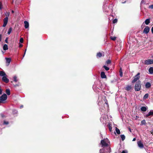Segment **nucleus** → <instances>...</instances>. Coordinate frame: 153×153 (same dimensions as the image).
Segmentation results:
<instances>
[{"mask_svg":"<svg viewBox=\"0 0 153 153\" xmlns=\"http://www.w3.org/2000/svg\"><path fill=\"white\" fill-rule=\"evenodd\" d=\"M101 102L102 103H104L103 104L104 105V107L100 108V111L101 112L100 114H101L102 116L100 118V120L101 121H102V122L104 123L105 122V118L107 117V116L105 115V110L107 109H108V105L107 103V100L105 99H104L103 101H102Z\"/></svg>","mask_w":153,"mask_h":153,"instance_id":"f257e3e1","label":"nucleus"},{"mask_svg":"<svg viewBox=\"0 0 153 153\" xmlns=\"http://www.w3.org/2000/svg\"><path fill=\"white\" fill-rule=\"evenodd\" d=\"M109 143V141L107 138L104 139L101 141L102 146L103 147L102 149H103V150H105V149L107 150L108 152H109V153L111 152V148L108 145Z\"/></svg>","mask_w":153,"mask_h":153,"instance_id":"f03ea898","label":"nucleus"},{"mask_svg":"<svg viewBox=\"0 0 153 153\" xmlns=\"http://www.w3.org/2000/svg\"><path fill=\"white\" fill-rule=\"evenodd\" d=\"M141 82L140 81H138L135 83L134 86V89L136 91H139L141 88Z\"/></svg>","mask_w":153,"mask_h":153,"instance_id":"7ed1b4c3","label":"nucleus"},{"mask_svg":"<svg viewBox=\"0 0 153 153\" xmlns=\"http://www.w3.org/2000/svg\"><path fill=\"white\" fill-rule=\"evenodd\" d=\"M7 98V95L4 94L0 97V103H1L4 101L6 100Z\"/></svg>","mask_w":153,"mask_h":153,"instance_id":"20e7f679","label":"nucleus"},{"mask_svg":"<svg viewBox=\"0 0 153 153\" xmlns=\"http://www.w3.org/2000/svg\"><path fill=\"white\" fill-rule=\"evenodd\" d=\"M140 73H138L134 77V79L132 81V83H134L137 80L139 79L140 78Z\"/></svg>","mask_w":153,"mask_h":153,"instance_id":"39448f33","label":"nucleus"},{"mask_svg":"<svg viewBox=\"0 0 153 153\" xmlns=\"http://www.w3.org/2000/svg\"><path fill=\"white\" fill-rule=\"evenodd\" d=\"M145 65H148L153 64V59H148L146 60L144 62Z\"/></svg>","mask_w":153,"mask_h":153,"instance_id":"423d86ee","label":"nucleus"},{"mask_svg":"<svg viewBox=\"0 0 153 153\" xmlns=\"http://www.w3.org/2000/svg\"><path fill=\"white\" fill-rule=\"evenodd\" d=\"M149 30H150V28H149V27L148 26H146L145 28L143 30V33H145V34H147L149 32Z\"/></svg>","mask_w":153,"mask_h":153,"instance_id":"0eeeda50","label":"nucleus"},{"mask_svg":"<svg viewBox=\"0 0 153 153\" xmlns=\"http://www.w3.org/2000/svg\"><path fill=\"white\" fill-rule=\"evenodd\" d=\"M153 115V110H151L148 114H146L144 116L146 117H148L149 116H152Z\"/></svg>","mask_w":153,"mask_h":153,"instance_id":"6e6552de","label":"nucleus"},{"mask_svg":"<svg viewBox=\"0 0 153 153\" xmlns=\"http://www.w3.org/2000/svg\"><path fill=\"white\" fill-rule=\"evenodd\" d=\"M5 59L6 60V63H7V65L8 66L9 65L11 61V58H8L6 57L5 58Z\"/></svg>","mask_w":153,"mask_h":153,"instance_id":"1a4fd4ad","label":"nucleus"},{"mask_svg":"<svg viewBox=\"0 0 153 153\" xmlns=\"http://www.w3.org/2000/svg\"><path fill=\"white\" fill-rule=\"evenodd\" d=\"M2 80L6 83H7L9 82V80L7 78V76H4L2 78Z\"/></svg>","mask_w":153,"mask_h":153,"instance_id":"9d476101","label":"nucleus"},{"mask_svg":"<svg viewBox=\"0 0 153 153\" xmlns=\"http://www.w3.org/2000/svg\"><path fill=\"white\" fill-rule=\"evenodd\" d=\"M137 144L138 146L141 148H142L144 147L143 144L140 141H138Z\"/></svg>","mask_w":153,"mask_h":153,"instance_id":"9b49d317","label":"nucleus"},{"mask_svg":"<svg viewBox=\"0 0 153 153\" xmlns=\"http://www.w3.org/2000/svg\"><path fill=\"white\" fill-rule=\"evenodd\" d=\"M25 24V28H28L29 26V24L28 22L27 21H25L24 22Z\"/></svg>","mask_w":153,"mask_h":153,"instance_id":"f8f14e48","label":"nucleus"},{"mask_svg":"<svg viewBox=\"0 0 153 153\" xmlns=\"http://www.w3.org/2000/svg\"><path fill=\"white\" fill-rule=\"evenodd\" d=\"M101 77L102 78H105L106 77V76L104 72L102 71L101 72Z\"/></svg>","mask_w":153,"mask_h":153,"instance_id":"ddd939ff","label":"nucleus"},{"mask_svg":"<svg viewBox=\"0 0 153 153\" xmlns=\"http://www.w3.org/2000/svg\"><path fill=\"white\" fill-rule=\"evenodd\" d=\"M0 76L4 77V76H7V75L4 71H0Z\"/></svg>","mask_w":153,"mask_h":153,"instance_id":"4468645a","label":"nucleus"},{"mask_svg":"<svg viewBox=\"0 0 153 153\" xmlns=\"http://www.w3.org/2000/svg\"><path fill=\"white\" fill-rule=\"evenodd\" d=\"M99 153H109L107 150H103V149H100V152Z\"/></svg>","mask_w":153,"mask_h":153,"instance_id":"2eb2a0df","label":"nucleus"},{"mask_svg":"<svg viewBox=\"0 0 153 153\" xmlns=\"http://www.w3.org/2000/svg\"><path fill=\"white\" fill-rule=\"evenodd\" d=\"M148 4L146 3V1H144V0H142L140 4V7L142 6L143 4Z\"/></svg>","mask_w":153,"mask_h":153,"instance_id":"dca6fc26","label":"nucleus"},{"mask_svg":"<svg viewBox=\"0 0 153 153\" xmlns=\"http://www.w3.org/2000/svg\"><path fill=\"white\" fill-rule=\"evenodd\" d=\"M149 72L150 74H153V67H151L149 68Z\"/></svg>","mask_w":153,"mask_h":153,"instance_id":"f3484780","label":"nucleus"},{"mask_svg":"<svg viewBox=\"0 0 153 153\" xmlns=\"http://www.w3.org/2000/svg\"><path fill=\"white\" fill-rule=\"evenodd\" d=\"M151 86V84L149 82H147L145 85V87L146 88H149Z\"/></svg>","mask_w":153,"mask_h":153,"instance_id":"a211bd4d","label":"nucleus"},{"mask_svg":"<svg viewBox=\"0 0 153 153\" xmlns=\"http://www.w3.org/2000/svg\"><path fill=\"white\" fill-rule=\"evenodd\" d=\"M141 110L143 111H146L147 109L146 107L144 106H142L141 108Z\"/></svg>","mask_w":153,"mask_h":153,"instance_id":"6ab92c4d","label":"nucleus"},{"mask_svg":"<svg viewBox=\"0 0 153 153\" xmlns=\"http://www.w3.org/2000/svg\"><path fill=\"white\" fill-rule=\"evenodd\" d=\"M3 49L4 50L6 51L8 49V46L7 44H4L3 46Z\"/></svg>","mask_w":153,"mask_h":153,"instance_id":"aec40b11","label":"nucleus"},{"mask_svg":"<svg viewBox=\"0 0 153 153\" xmlns=\"http://www.w3.org/2000/svg\"><path fill=\"white\" fill-rule=\"evenodd\" d=\"M145 23L146 25H148L150 23V19H147L146 20Z\"/></svg>","mask_w":153,"mask_h":153,"instance_id":"412c9836","label":"nucleus"},{"mask_svg":"<svg viewBox=\"0 0 153 153\" xmlns=\"http://www.w3.org/2000/svg\"><path fill=\"white\" fill-rule=\"evenodd\" d=\"M131 88V85H127L126 87V89L127 91H129Z\"/></svg>","mask_w":153,"mask_h":153,"instance_id":"4be33fe9","label":"nucleus"},{"mask_svg":"<svg viewBox=\"0 0 153 153\" xmlns=\"http://www.w3.org/2000/svg\"><path fill=\"white\" fill-rule=\"evenodd\" d=\"M8 18L7 17H6L4 19V23L7 24L8 22Z\"/></svg>","mask_w":153,"mask_h":153,"instance_id":"5701e85b","label":"nucleus"},{"mask_svg":"<svg viewBox=\"0 0 153 153\" xmlns=\"http://www.w3.org/2000/svg\"><path fill=\"white\" fill-rule=\"evenodd\" d=\"M108 126L109 131H111L112 129V128L111 127V125L110 123H108Z\"/></svg>","mask_w":153,"mask_h":153,"instance_id":"b1692460","label":"nucleus"},{"mask_svg":"<svg viewBox=\"0 0 153 153\" xmlns=\"http://www.w3.org/2000/svg\"><path fill=\"white\" fill-rule=\"evenodd\" d=\"M6 94L8 95H10V91L9 89H7L6 91Z\"/></svg>","mask_w":153,"mask_h":153,"instance_id":"393cba45","label":"nucleus"},{"mask_svg":"<svg viewBox=\"0 0 153 153\" xmlns=\"http://www.w3.org/2000/svg\"><path fill=\"white\" fill-rule=\"evenodd\" d=\"M115 131L116 133L118 134H120V131L119 129L118 128H117L116 127L115 128Z\"/></svg>","mask_w":153,"mask_h":153,"instance_id":"a878e982","label":"nucleus"},{"mask_svg":"<svg viewBox=\"0 0 153 153\" xmlns=\"http://www.w3.org/2000/svg\"><path fill=\"white\" fill-rule=\"evenodd\" d=\"M12 31V27H10L8 29V32H7V34L8 35L10 34V33H11Z\"/></svg>","mask_w":153,"mask_h":153,"instance_id":"bb28decb","label":"nucleus"},{"mask_svg":"<svg viewBox=\"0 0 153 153\" xmlns=\"http://www.w3.org/2000/svg\"><path fill=\"white\" fill-rule=\"evenodd\" d=\"M149 94H146L143 97V98L144 99H146L148 98Z\"/></svg>","mask_w":153,"mask_h":153,"instance_id":"cd10ccee","label":"nucleus"},{"mask_svg":"<svg viewBox=\"0 0 153 153\" xmlns=\"http://www.w3.org/2000/svg\"><path fill=\"white\" fill-rule=\"evenodd\" d=\"M120 137L122 140H124L125 139V137L124 134L121 135H120Z\"/></svg>","mask_w":153,"mask_h":153,"instance_id":"c85d7f7f","label":"nucleus"},{"mask_svg":"<svg viewBox=\"0 0 153 153\" xmlns=\"http://www.w3.org/2000/svg\"><path fill=\"white\" fill-rule=\"evenodd\" d=\"M102 56V53H98L97 54V56L100 57Z\"/></svg>","mask_w":153,"mask_h":153,"instance_id":"c756f323","label":"nucleus"},{"mask_svg":"<svg viewBox=\"0 0 153 153\" xmlns=\"http://www.w3.org/2000/svg\"><path fill=\"white\" fill-rule=\"evenodd\" d=\"M13 80L15 82H16L18 81V80L17 79V77L16 76H15L13 77Z\"/></svg>","mask_w":153,"mask_h":153,"instance_id":"7c9ffc66","label":"nucleus"},{"mask_svg":"<svg viewBox=\"0 0 153 153\" xmlns=\"http://www.w3.org/2000/svg\"><path fill=\"white\" fill-rule=\"evenodd\" d=\"M103 67L105 68V69L106 71H108L109 69V68L108 67H107V66H106L105 65H104L103 66Z\"/></svg>","mask_w":153,"mask_h":153,"instance_id":"2f4dec72","label":"nucleus"},{"mask_svg":"<svg viewBox=\"0 0 153 153\" xmlns=\"http://www.w3.org/2000/svg\"><path fill=\"white\" fill-rule=\"evenodd\" d=\"M141 123L142 125H145L146 123V121L145 120H143L141 122Z\"/></svg>","mask_w":153,"mask_h":153,"instance_id":"473e14b6","label":"nucleus"},{"mask_svg":"<svg viewBox=\"0 0 153 153\" xmlns=\"http://www.w3.org/2000/svg\"><path fill=\"white\" fill-rule=\"evenodd\" d=\"M13 112L14 114H16L17 113V111L16 110H13Z\"/></svg>","mask_w":153,"mask_h":153,"instance_id":"72a5a7b5","label":"nucleus"},{"mask_svg":"<svg viewBox=\"0 0 153 153\" xmlns=\"http://www.w3.org/2000/svg\"><path fill=\"white\" fill-rule=\"evenodd\" d=\"M111 39L113 40H115L116 39V37L115 36H111Z\"/></svg>","mask_w":153,"mask_h":153,"instance_id":"f704fd0d","label":"nucleus"},{"mask_svg":"<svg viewBox=\"0 0 153 153\" xmlns=\"http://www.w3.org/2000/svg\"><path fill=\"white\" fill-rule=\"evenodd\" d=\"M9 122L8 121H4L3 124L4 125H8L9 124Z\"/></svg>","mask_w":153,"mask_h":153,"instance_id":"c9c22d12","label":"nucleus"},{"mask_svg":"<svg viewBox=\"0 0 153 153\" xmlns=\"http://www.w3.org/2000/svg\"><path fill=\"white\" fill-rule=\"evenodd\" d=\"M117 19H115L113 20V23H117Z\"/></svg>","mask_w":153,"mask_h":153,"instance_id":"e433bc0d","label":"nucleus"},{"mask_svg":"<svg viewBox=\"0 0 153 153\" xmlns=\"http://www.w3.org/2000/svg\"><path fill=\"white\" fill-rule=\"evenodd\" d=\"M20 42L22 43L23 42V39L22 38H21L20 40H19Z\"/></svg>","mask_w":153,"mask_h":153,"instance_id":"4c0bfd02","label":"nucleus"},{"mask_svg":"<svg viewBox=\"0 0 153 153\" xmlns=\"http://www.w3.org/2000/svg\"><path fill=\"white\" fill-rule=\"evenodd\" d=\"M111 60H107L106 62V63L108 64L111 63Z\"/></svg>","mask_w":153,"mask_h":153,"instance_id":"58836bf2","label":"nucleus"},{"mask_svg":"<svg viewBox=\"0 0 153 153\" xmlns=\"http://www.w3.org/2000/svg\"><path fill=\"white\" fill-rule=\"evenodd\" d=\"M149 8H151V9H153V4L150 5L149 7Z\"/></svg>","mask_w":153,"mask_h":153,"instance_id":"ea45409f","label":"nucleus"},{"mask_svg":"<svg viewBox=\"0 0 153 153\" xmlns=\"http://www.w3.org/2000/svg\"><path fill=\"white\" fill-rule=\"evenodd\" d=\"M2 4L0 2V10H1L2 9Z\"/></svg>","mask_w":153,"mask_h":153,"instance_id":"a19ab883","label":"nucleus"},{"mask_svg":"<svg viewBox=\"0 0 153 153\" xmlns=\"http://www.w3.org/2000/svg\"><path fill=\"white\" fill-rule=\"evenodd\" d=\"M122 153H127V152L126 151L124 150L122 151Z\"/></svg>","mask_w":153,"mask_h":153,"instance_id":"79ce46f5","label":"nucleus"},{"mask_svg":"<svg viewBox=\"0 0 153 153\" xmlns=\"http://www.w3.org/2000/svg\"><path fill=\"white\" fill-rule=\"evenodd\" d=\"M102 103L101 102H99L98 104L99 106H100L101 105Z\"/></svg>","mask_w":153,"mask_h":153,"instance_id":"37998d69","label":"nucleus"},{"mask_svg":"<svg viewBox=\"0 0 153 153\" xmlns=\"http://www.w3.org/2000/svg\"><path fill=\"white\" fill-rule=\"evenodd\" d=\"M7 24L4 23L3 24V27H5L6 26Z\"/></svg>","mask_w":153,"mask_h":153,"instance_id":"c03bdc74","label":"nucleus"},{"mask_svg":"<svg viewBox=\"0 0 153 153\" xmlns=\"http://www.w3.org/2000/svg\"><path fill=\"white\" fill-rule=\"evenodd\" d=\"M7 24L4 23L3 24V27H5L6 26Z\"/></svg>","mask_w":153,"mask_h":153,"instance_id":"a18cd8bd","label":"nucleus"},{"mask_svg":"<svg viewBox=\"0 0 153 153\" xmlns=\"http://www.w3.org/2000/svg\"><path fill=\"white\" fill-rule=\"evenodd\" d=\"M23 46V45L21 44H19V48H21Z\"/></svg>","mask_w":153,"mask_h":153,"instance_id":"49530a36","label":"nucleus"},{"mask_svg":"<svg viewBox=\"0 0 153 153\" xmlns=\"http://www.w3.org/2000/svg\"><path fill=\"white\" fill-rule=\"evenodd\" d=\"M151 31L152 34H153V26L152 27L151 29Z\"/></svg>","mask_w":153,"mask_h":153,"instance_id":"de8ad7c7","label":"nucleus"},{"mask_svg":"<svg viewBox=\"0 0 153 153\" xmlns=\"http://www.w3.org/2000/svg\"><path fill=\"white\" fill-rule=\"evenodd\" d=\"M5 42H6V43H7V38L6 39H5Z\"/></svg>","mask_w":153,"mask_h":153,"instance_id":"09e8293b","label":"nucleus"},{"mask_svg":"<svg viewBox=\"0 0 153 153\" xmlns=\"http://www.w3.org/2000/svg\"><path fill=\"white\" fill-rule=\"evenodd\" d=\"M7 13V15H6V16H7V17H8V16H9V15L10 13L9 12Z\"/></svg>","mask_w":153,"mask_h":153,"instance_id":"8fccbe9b","label":"nucleus"},{"mask_svg":"<svg viewBox=\"0 0 153 153\" xmlns=\"http://www.w3.org/2000/svg\"><path fill=\"white\" fill-rule=\"evenodd\" d=\"M1 34L0 35V42L1 41Z\"/></svg>","mask_w":153,"mask_h":153,"instance_id":"3c124183","label":"nucleus"},{"mask_svg":"<svg viewBox=\"0 0 153 153\" xmlns=\"http://www.w3.org/2000/svg\"><path fill=\"white\" fill-rule=\"evenodd\" d=\"M120 76L122 77L123 76V74H122V73H121L120 74Z\"/></svg>","mask_w":153,"mask_h":153,"instance_id":"603ef678","label":"nucleus"},{"mask_svg":"<svg viewBox=\"0 0 153 153\" xmlns=\"http://www.w3.org/2000/svg\"><path fill=\"white\" fill-rule=\"evenodd\" d=\"M135 140H136V138H134L132 140V141H135Z\"/></svg>","mask_w":153,"mask_h":153,"instance_id":"864d4df0","label":"nucleus"},{"mask_svg":"<svg viewBox=\"0 0 153 153\" xmlns=\"http://www.w3.org/2000/svg\"><path fill=\"white\" fill-rule=\"evenodd\" d=\"M23 106L22 105H21L20 106V108H23Z\"/></svg>","mask_w":153,"mask_h":153,"instance_id":"5fc2aeb1","label":"nucleus"},{"mask_svg":"<svg viewBox=\"0 0 153 153\" xmlns=\"http://www.w3.org/2000/svg\"><path fill=\"white\" fill-rule=\"evenodd\" d=\"M25 53H26L25 52L24 53V55H23V57H24V56H25Z\"/></svg>","mask_w":153,"mask_h":153,"instance_id":"6e6d98bb","label":"nucleus"},{"mask_svg":"<svg viewBox=\"0 0 153 153\" xmlns=\"http://www.w3.org/2000/svg\"><path fill=\"white\" fill-rule=\"evenodd\" d=\"M14 12V11L13 10L12 11V13H13Z\"/></svg>","mask_w":153,"mask_h":153,"instance_id":"4d7b16f0","label":"nucleus"},{"mask_svg":"<svg viewBox=\"0 0 153 153\" xmlns=\"http://www.w3.org/2000/svg\"><path fill=\"white\" fill-rule=\"evenodd\" d=\"M125 2H126V1H124V2H122V3H123V4H124V3H125Z\"/></svg>","mask_w":153,"mask_h":153,"instance_id":"13d9d810","label":"nucleus"},{"mask_svg":"<svg viewBox=\"0 0 153 153\" xmlns=\"http://www.w3.org/2000/svg\"><path fill=\"white\" fill-rule=\"evenodd\" d=\"M26 50H26V49L25 50V53H26Z\"/></svg>","mask_w":153,"mask_h":153,"instance_id":"bf43d9fd","label":"nucleus"},{"mask_svg":"<svg viewBox=\"0 0 153 153\" xmlns=\"http://www.w3.org/2000/svg\"><path fill=\"white\" fill-rule=\"evenodd\" d=\"M26 50H26V49L25 50V53H26Z\"/></svg>","mask_w":153,"mask_h":153,"instance_id":"052dcab7","label":"nucleus"},{"mask_svg":"<svg viewBox=\"0 0 153 153\" xmlns=\"http://www.w3.org/2000/svg\"><path fill=\"white\" fill-rule=\"evenodd\" d=\"M2 53H4V52H3V51H2Z\"/></svg>","mask_w":153,"mask_h":153,"instance_id":"680f3d73","label":"nucleus"},{"mask_svg":"<svg viewBox=\"0 0 153 153\" xmlns=\"http://www.w3.org/2000/svg\"><path fill=\"white\" fill-rule=\"evenodd\" d=\"M115 153H117L116 152H115Z\"/></svg>","mask_w":153,"mask_h":153,"instance_id":"e2e57ef3","label":"nucleus"}]
</instances>
